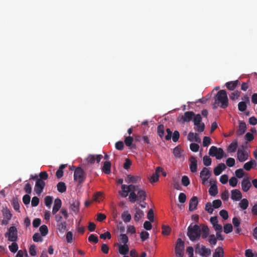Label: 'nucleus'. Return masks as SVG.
I'll list each match as a JSON object with an SVG mask.
<instances>
[{"instance_id": "nucleus-14", "label": "nucleus", "mask_w": 257, "mask_h": 257, "mask_svg": "<svg viewBox=\"0 0 257 257\" xmlns=\"http://www.w3.org/2000/svg\"><path fill=\"white\" fill-rule=\"evenodd\" d=\"M190 162V169L191 172L195 173L197 170V160L194 156H191L189 158Z\"/></svg>"}, {"instance_id": "nucleus-22", "label": "nucleus", "mask_w": 257, "mask_h": 257, "mask_svg": "<svg viewBox=\"0 0 257 257\" xmlns=\"http://www.w3.org/2000/svg\"><path fill=\"white\" fill-rule=\"evenodd\" d=\"M226 169V166L223 163L219 164L214 168V174L215 176L219 175L221 172Z\"/></svg>"}, {"instance_id": "nucleus-21", "label": "nucleus", "mask_w": 257, "mask_h": 257, "mask_svg": "<svg viewBox=\"0 0 257 257\" xmlns=\"http://www.w3.org/2000/svg\"><path fill=\"white\" fill-rule=\"evenodd\" d=\"M251 186V183L247 178H244L241 182V188L244 192H247Z\"/></svg>"}, {"instance_id": "nucleus-12", "label": "nucleus", "mask_w": 257, "mask_h": 257, "mask_svg": "<svg viewBox=\"0 0 257 257\" xmlns=\"http://www.w3.org/2000/svg\"><path fill=\"white\" fill-rule=\"evenodd\" d=\"M70 208L72 211L77 214L79 211L80 202L76 200H72L69 202Z\"/></svg>"}, {"instance_id": "nucleus-5", "label": "nucleus", "mask_w": 257, "mask_h": 257, "mask_svg": "<svg viewBox=\"0 0 257 257\" xmlns=\"http://www.w3.org/2000/svg\"><path fill=\"white\" fill-rule=\"evenodd\" d=\"M184 242L181 239L178 238L175 246V253L177 257H183L184 255Z\"/></svg>"}, {"instance_id": "nucleus-61", "label": "nucleus", "mask_w": 257, "mask_h": 257, "mask_svg": "<svg viewBox=\"0 0 257 257\" xmlns=\"http://www.w3.org/2000/svg\"><path fill=\"white\" fill-rule=\"evenodd\" d=\"M211 143V139L209 137H204L203 140V146H208Z\"/></svg>"}, {"instance_id": "nucleus-55", "label": "nucleus", "mask_w": 257, "mask_h": 257, "mask_svg": "<svg viewBox=\"0 0 257 257\" xmlns=\"http://www.w3.org/2000/svg\"><path fill=\"white\" fill-rule=\"evenodd\" d=\"M33 239L35 242H42L43 238L39 233H35L33 236Z\"/></svg>"}, {"instance_id": "nucleus-50", "label": "nucleus", "mask_w": 257, "mask_h": 257, "mask_svg": "<svg viewBox=\"0 0 257 257\" xmlns=\"http://www.w3.org/2000/svg\"><path fill=\"white\" fill-rule=\"evenodd\" d=\"M203 162L205 166H209L211 164L212 161L209 157L205 156L203 158Z\"/></svg>"}, {"instance_id": "nucleus-9", "label": "nucleus", "mask_w": 257, "mask_h": 257, "mask_svg": "<svg viewBox=\"0 0 257 257\" xmlns=\"http://www.w3.org/2000/svg\"><path fill=\"white\" fill-rule=\"evenodd\" d=\"M211 171L208 168L204 167L200 173V177L202 180V184L205 185L207 183L208 179L211 175Z\"/></svg>"}, {"instance_id": "nucleus-8", "label": "nucleus", "mask_w": 257, "mask_h": 257, "mask_svg": "<svg viewBox=\"0 0 257 257\" xmlns=\"http://www.w3.org/2000/svg\"><path fill=\"white\" fill-rule=\"evenodd\" d=\"M195 252L199 253L202 256H208L211 254V249L206 248L204 245L200 246L199 244H197L195 246Z\"/></svg>"}, {"instance_id": "nucleus-6", "label": "nucleus", "mask_w": 257, "mask_h": 257, "mask_svg": "<svg viewBox=\"0 0 257 257\" xmlns=\"http://www.w3.org/2000/svg\"><path fill=\"white\" fill-rule=\"evenodd\" d=\"M209 154L212 157H215L218 159H221L224 156V151L222 149L218 148L215 146H212L209 149Z\"/></svg>"}, {"instance_id": "nucleus-35", "label": "nucleus", "mask_w": 257, "mask_h": 257, "mask_svg": "<svg viewBox=\"0 0 257 257\" xmlns=\"http://www.w3.org/2000/svg\"><path fill=\"white\" fill-rule=\"evenodd\" d=\"M248 201L247 200V199L243 198L241 200L240 202L239 203V206L241 208L242 210H245L248 207Z\"/></svg>"}, {"instance_id": "nucleus-37", "label": "nucleus", "mask_w": 257, "mask_h": 257, "mask_svg": "<svg viewBox=\"0 0 257 257\" xmlns=\"http://www.w3.org/2000/svg\"><path fill=\"white\" fill-rule=\"evenodd\" d=\"M255 164V161L252 160L248 162L245 163L243 165V168L246 171H249L252 168V166Z\"/></svg>"}, {"instance_id": "nucleus-24", "label": "nucleus", "mask_w": 257, "mask_h": 257, "mask_svg": "<svg viewBox=\"0 0 257 257\" xmlns=\"http://www.w3.org/2000/svg\"><path fill=\"white\" fill-rule=\"evenodd\" d=\"M194 115V113L193 111H186L184 113V115L182 116V119L184 121L189 122L192 120Z\"/></svg>"}, {"instance_id": "nucleus-30", "label": "nucleus", "mask_w": 257, "mask_h": 257, "mask_svg": "<svg viewBox=\"0 0 257 257\" xmlns=\"http://www.w3.org/2000/svg\"><path fill=\"white\" fill-rule=\"evenodd\" d=\"M223 249L221 247H218L213 254V257H224Z\"/></svg>"}, {"instance_id": "nucleus-53", "label": "nucleus", "mask_w": 257, "mask_h": 257, "mask_svg": "<svg viewBox=\"0 0 257 257\" xmlns=\"http://www.w3.org/2000/svg\"><path fill=\"white\" fill-rule=\"evenodd\" d=\"M149 237V233L146 231H143L140 234V237L142 241H145Z\"/></svg>"}, {"instance_id": "nucleus-4", "label": "nucleus", "mask_w": 257, "mask_h": 257, "mask_svg": "<svg viewBox=\"0 0 257 257\" xmlns=\"http://www.w3.org/2000/svg\"><path fill=\"white\" fill-rule=\"evenodd\" d=\"M86 178V174L84 170L80 167H77L74 172V180L79 185L84 182Z\"/></svg>"}, {"instance_id": "nucleus-46", "label": "nucleus", "mask_w": 257, "mask_h": 257, "mask_svg": "<svg viewBox=\"0 0 257 257\" xmlns=\"http://www.w3.org/2000/svg\"><path fill=\"white\" fill-rule=\"evenodd\" d=\"M119 240L123 244H127L128 242V238L125 234H120Z\"/></svg>"}, {"instance_id": "nucleus-64", "label": "nucleus", "mask_w": 257, "mask_h": 257, "mask_svg": "<svg viewBox=\"0 0 257 257\" xmlns=\"http://www.w3.org/2000/svg\"><path fill=\"white\" fill-rule=\"evenodd\" d=\"M237 179L234 177H231L229 180V185L232 187H235L237 183Z\"/></svg>"}, {"instance_id": "nucleus-15", "label": "nucleus", "mask_w": 257, "mask_h": 257, "mask_svg": "<svg viewBox=\"0 0 257 257\" xmlns=\"http://www.w3.org/2000/svg\"><path fill=\"white\" fill-rule=\"evenodd\" d=\"M62 205V201L60 199L57 198L55 199L54 205L52 208V213L53 215L56 214V213L61 208Z\"/></svg>"}, {"instance_id": "nucleus-49", "label": "nucleus", "mask_w": 257, "mask_h": 257, "mask_svg": "<svg viewBox=\"0 0 257 257\" xmlns=\"http://www.w3.org/2000/svg\"><path fill=\"white\" fill-rule=\"evenodd\" d=\"M205 210L209 214H212L213 207L210 202H207L205 205Z\"/></svg>"}, {"instance_id": "nucleus-1", "label": "nucleus", "mask_w": 257, "mask_h": 257, "mask_svg": "<svg viewBox=\"0 0 257 257\" xmlns=\"http://www.w3.org/2000/svg\"><path fill=\"white\" fill-rule=\"evenodd\" d=\"M122 191L119 192L120 195L123 197H126L128 193L130 201L132 203H134L137 201H139L140 203L144 202L147 198V194L143 189H141L139 186L134 185H121Z\"/></svg>"}, {"instance_id": "nucleus-17", "label": "nucleus", "mask_w": 257, "mask_h": 257, "mask_svg": "<svg viewBox=\"0 0 257 257\" xmlns=\"http://www.w3.org/2000/svg\"><path fill=\"white\" fill-rule=\"evenodd\" d=\"M161 170V167H157L156 168L155 172L153 174L150 179V181L151 183H155L159 180V173Z\"/></svg>"}, {"instance_id": "nucleus-38", "label": "nucleus", "mask_w": 257, "mask_h": 257, "mask_svg": "<svg viewBox=\"0 0 257 257\" xmlns=\"http://www.w3.org/2000/svg\"><path fill=\"white\" fill-rule=\"evenodd\" d=\"M57 227L59 231L63 233L66 229V221H62L59 222L57 224Z\"/></svg>"}, {"instance_id": "nucleus-28", "label": "nucleus", "mask_w": 257, "mask_h": 257, "mask_svg": "<svg viewBox=\"0 0 257 257\" xmlns=\"http://www.w3.org/2000/svg\"><path fill=\"white\" fill-rule=\"evenodd\" d=\"M144 215V212L139 208H136V213L134 216L135 221H139Z\"/></svg>"}, {"instance_id": "nucleus-54", "label": "nucleus", "mask_w": 257, "mask_h": 257, "mask_svg": "<svg viewBox=\"0 0 257 257\" xmlns=\"http://www.w3.org/2000/svg\"><path fill=\"white\" fill-rule=\"evenodd\" d=\"M39 178L38 179H40L41 180H46L48 178V174L46 171L41 172L39 174Z\"/></svg>"}, {"instance_id": "nucleus-10", "label": "nucleus", "mask_w": 257, "mask_h": 257, "mask_svg": "<svg viewBox=\"0 0 257 257\" xmlns=\"http://www.w3.org/2000/svg\"><path fill=\"white\" fill-rule=\"evenodd\" d=\"M237 157L238 161L243 162L248 159V155L247 152L244 150V146L242 145L237 151Z\"/></svg>"}, {"instance_id": "nucleus-19", "label": "nucleus", "mask_w": 257, "mask_h": 257, "mask_svg": "<svg viewBox=\"0 0 257 257\" xmlns=\"http://www.w3.org/2000/svg\"><path fill=\"white\" fill-rule=\"evenodd\" d=\"M141 180V177L139 176H132L128 175L125 179V181L127 183H137Z\"/></svg>"}, {"instance_id": "nucleus-11", "label": "nucleus", "mask_w": 257, "mask_h": 257, "mask_svg": "<svg viewBox=\"0 0 257 257\" xmlns=\"http://www.w3.org/2000/svg\"><path fill=\"white\" fill-rule=\"evenodd\" d=\"M46 185V183L44 181L41 180L40 179H37L34 188V190L36 193L40 195L42 192L45 186Z\"/></svg>"}, {"instance_id": "nucleus-36", "label": "nucleus", "mask_w": 257, "mask_h": 257, "mask_svg": "<svg viewBox=\"0 0 257 257\" xmlns=\"http://www.w3.org/2000/svg\"><path fill=\"white\" fill-rule=\"evenodd\" d=\"M237 82L238 81H228L226 83L225 85L228 89L233 90L237 86Z\"/></svg>"}, {"instance_id": "nucleus-48", "label": "nucleus", "mask_w": 257, "mask_h": 257, "mask_svg": "<svg viewBox=\"0 0 257 257\" xmlns=\"http://www.w3.org/2000/svg\"><path fill=\"white\" fill-rule=\"evenodd\" d=\"M53 198L50 196H47L44 198L45 204L48 207H50L52 203Z\"/></svg>"}, {"instance_id": "nucleus-52", "label": "nucleus", "mask_w": 257, "mask_h": 257, "mask_svg": "<svg viewBox=\"0 0 257 257\" xmlns=\"http://www.w3.org/2000/svg\"><path fill=\"white\" fill-rule=\"evenodd\" d=\"M232 231V226L231 224L228 223L224 226V232L228 234Z\"/></svg>"}, {"instance_id": "nucleus-45", "label": "nucleus", "mask_w": 257, "mask_h": 257, "mask_svg": "<svg viewBox=\"0 0 257 257\" xmlns=\"http://www.w3.org/2000/svg\"><path fill=\"white\" fill-rule=\"evenodd\" d=\"M208 241L210 245H215L217 243V238L214 234H211L209 236Z\"/></svg>"}, {"instance_id": "nucleus-13", "label": "nucleus", "mask_w": 257, "mask_h": 257, "mask_svg": "<svg viewBox=\"0 0 257 257\" xmlns=\"http://www.w3.org/2000/svg\"><path fill=\"white\" fill-rule=\"evenodd\" d=\"M102 158L101 155H89L86 158V161L89 164H94L95 161H96L97 163H99Z\"/></svg>"}, {"instance_id": "nucleus-29", "label": "nucleus", "mask_w": 257, "mask_h": 257, "mask_svg": "<svg viewBox=\"0 0 257 257\" xmlns=\"http://www.w3.org/2000/svg\"><path fill=\"white\" fill-rule=\"evenodd\" d=\"M121 217L125 223L130 222L132 219L131 215L128 213V211H124L121 214Z\"/></svg>"}, {"instance_id": "nucleus-63", "label": "nucleus", "mask_w": 257, "mask_h": 257, "mask_svg": "<svg viewBox=\"0 0 257 257\" xmlns=\"http://www.w3.org/2000/svg\"><path fill=\"white\" fill-rule=\"evenodd\" d=\"M219 215L222 217V218L226 220L228 218V214L226 210H221L219 212Z\"/></svg>"}, {"instance_id": "nucleus-23", "label": "nucleus", "mask_w": 257, "mask_h": 257, "mask_svg": "<svg viewBox=\"0 0 257 257\" xmlns=\"http://www.w3.org/2000/svg\"><path fill=\"white\" fill-rule=\"evenodd\" d=\"M242 195L240 191L237 189H234L231 191V198L235 201H238L241 199Z\"/></svg>"}, {"instance_id": "nucleus-41", "label": "nucleus", "mask_w": 257, "mask_h": 257, "mask_svg": "<svg viewBox=\"0 0 257 257\" xmlns=\"http://www.w3.org/2000/svg\"><path fill=\"white\" fill-rule=\"evenodd\" d=\"M162 233L164 235H168L171 232V228L168 225H162Z\"/></svg>"}, {"instance_id": "nucleus-47", "label": "nucleus", "mask_w": 257, "mask_h": 257, "mask_svg": "<svg viewBox=\"0 0 257 257\" xmlns=\"http://www.w3.org/2000/svg\"><path fill=\"white\" fill-rule=\"evenodd\" d=\"M12 205L14 209L18 212H20V204L17 199H14L12 202Z\"/></svg>"}, {"instance_id": "nucleus-62", "label": "nucleus", "mask_w": 257, "mask_h": 257, "mask_svg": "<svg viewBox=\"0 0 257 257\" xmlns=\"http://www.w3.org/2000/svg\"><path fill=\"white\" fill-rule=\"evenodd\" d=\"M235 174L237 178H241L244 175V171L242 169H238L235 171Z\"/></svg>"}, {"instance_id": "nucleus-32", "label": "nucleus", "mask_w": 257, "mask_h": 257, "mask_svg": "<svg viewBox=\"0 0 257 257\" xmlns=\"http://www.w3.org/2000/svg\"><path fill=\"white\" fill-rule=\"evenodd\" d=\"M57 190L60 193H64L66 191V186L64 182H60L57 185Z\"/></svg>"}, {"instance_id": "nucleus-33", "label": "nucleus", "mask_w": 257, "mask_h": 257, "mask_svg": "<svg viewBox=\"0 0 257 257\" xmlns=\"http://www.w3.org/2000/svg\"><path fill=\"white\" fill-rule=\"evenodd\" d=\"M209 193L211 196H215L218 193V189L216 185H212L209 189Z\"/></svg>"}, {"instance_id": "nucleus-44", "label": "nucleus", "mask_w": 257, "mask_h": 257, "mask_svg": "<svg viewBox=\"0 0 257 257\" xmlns=\"http://www.w3.org/2000/svg\"><path fill=\"white\" fill-rule=\"evenodd\" d=\"M39 230L42 236H46L48 232V229L46 225H43L39 228Z\"/></svg>"}, {"instance_id": "nucleus-42", "label": "nucleus", "mask_w": 257, "mask_h": 257, "mask_svg": "<svg viewBox=\"0 0 257 257\" xmlns=\"http://www.w3.org/2000/svg\"><path fill=\"white\" fill-rule=\"evenodd\" d=\"M182 150L178 146L176 147L173 150V154L175 157L180 158L181 157Z\"/></svg>"}, {"instance_id": "nucleus-25", "label": "nucleus", "mask_w": 257, "mask_h": 257, "mask_svg": "<svg viewBox=\"0 0 257 257\" xmlns=\"http://www.w3.org/2000/svg\"><path fill=\"white\" fill-rule=\"evenodd\" d=\"M238 146V142L236 139L234 140L229 145L227 150L229 153H234Z\"/></svg>"}, {"instance_id": "nucleus-51", "label": "nucleus", "mask_w": 257, "mask_h": 257, "mask_svg": "<svg viewBox=\"0 0 257 257\" xmlns=\"http://www.w3.org/2000/svg\"><path fill=\"white\" fill-rule=\"evenodd\" d=\"M247 107L246 103L244 101L239 102L238 104V110L240 111H244L246 110Z\"/></svg>"}, {"instance_id": "nucleus-40", "label": "nucleus", "mask_w": 257, "mask_h": 257, "mask_svg": "<svg viewBox=\"0 0 257 257\" xmlns=\"http://www.w3.org/2000/svg\"><path fill=\"white\" fill-rule=\"evenodd\" d=\"M133 141V138L131 136H128L125 138L124 143L126 146L129 147L132 149L134 148L132 145Z\"/></svg>"}, {"instance_id": "nucleus-7", "label": "nucleus", "mask_w": 257, "mask_h": 257, "mask_svg": "<svg viewBox=\"0 0 257 257\" xmlns=\"http://www.w3.org/2000/svg\"><path fill=\"white\" fill-rule=\"evenodd\" d=\"M18 231L15 226H11L8 231L5 233V237L8 238V240L10 241H16L18 239Z\"/></svg>"}, {"instance_id": "nucleus-39", "label": "nucleus", "mask_w": 257, "mask_h": 257, "mask_svg": "<svg viewBox=\"0 0 257 257\" xmlns=\"http://www.w3.org/2000/svg\"><path fill=\"white\" fill-rule=\"evenodd\" d=\"M165 127L163 124H160L157 127V133L159 137L162 139L164 135Z\"/></svg>"}, {"instance_id": "nucleus-18", "label": "nucleus", "mask_w": 257, "mask_h": 257, "mask_svg": "<svg viewBox=\"0 0 257 257\" xmlns=\"http://www.w3.org/2000/svg\"><path fill=\"white\" fill-rule=\"evenodd\" d=\"M246 130V123L244 121H239L238 129L236 131V135L240 136L242 135Z\"/></svg>"}, {"instance_id": "nucleus-16", "label": "nucleus", "mask_w": 257, "mask_h": 257, "mask_svg": "<svg viewBox=\"0 0 257 257\" xmlns=\"http://www.w3.org/2000/svg\"><path fill=\"white\" fill-rule=\"evenodd\" d=\"M198 198L196 196L192 197L189 201V210L190 211H193L197 208L198 205Z\"/></svg>"}, {"instance_id": "nucleus-34", "label": "nucleus", "mask_w": 257, "mask_h": 257, "mask_svg": "<svg viewBox=\"0 0 257 257\" xmlns=\"http://www.w3.org/2000/svg\"><path fill=\"white\" fill-rule=\"evenodd\" d=\"M3 215L5 218L8 219H11L12 217V214L11 213L10 210L7 208H4L2 210Z\"/></svg>"}, {"instance_id": "nucleus-43", "label": "nucleus", "mask_w": 257, "mask_h": 257, "mask_svg": "<svg viewBox=\"0 0 257 257\" xmlns=\"http://www.w3.org/2000/svg\"><path fill=\"white\" fill-rule=\"evenodd\" d=\"M9 248L11 252L15 253L18 249V245L16 242V241H14L13 242V243L10 245H9Z\"/></svg>"}, {"instance_id": "nucleus-31", "label": "nucleus", "mask_w": 257, "mask_h": 257, "mask_svg": "<svg viewBox=\"0 0 257 257\" xmlns=\"http://www.w3.org/2000/svg\"><path fill=\"white\" fill-rule=\"evenodd\" d=\"M66 167V165L62 164L56 172V176L58 179L61 178L63 175V170Z\"/></svg>"}, {"instance_id": "nucleus-56", "label": "nucleus", "mask_w": 257, "mask_h": 257, "mask_svg": "<svg viewBox=\"0 0 257 257\" xmlns=\"http://www.w3.org/2000/svg\"><path fill=\"white\" fill-rule=\"evenodd\" d=\"M181 182H182V184L184 186H187L190 184L189 179V178L187 176H182Z\"/></svg>"}, {"instance_id": "nucleus-57", "label": "nucleus", "mask_w": 257, "mask_h": 257, "mask_svg": "<svg viewBox=\"0 0 257 257\" xmlns=\"http://www.w3.org/2000/svg\"><path fill=\"white\" fill-rule=\"evenodd\" d=\"M201 120H202V118H201L200 114H197L194 117V120H193L194 124V125L199 124V123H201Z\"/></svg>"}, {"instance_id": "nucleus-20", "label": "nucleus", "mask_w": 257, "mask_h": 257, "mask_svg": "<svg viewBox=\"0 0 257 257\" xmlns=\"http://www.w3.org/2000/svg\"><path fill=\"white\" fill-rule=\"evenodd\" d=\"M117 249L119 253L125 255L128 253L129 247L127 244H118Z\"/></svg>"}, {"instance_id": "nucleus-60", "label": "nucleus", "mask_w": 257, "mask_h": 257, "mask_svg": "<svg viewBox=\"0 0 257 257\" xmlns=\"http://www.w3.org/2000/svg\"><path fill=\"white\" fill-rule=\"evenodd\" d=\"M29 253L32 256H35L37 254L36 246L34 244L31 245L29 248Z\"/></svg>"}, {"instance_id": "nucleus-3", "label": "nucleus", "mask_w": 257, "mask_h": 257, "mask_svg": "<svg viewBox=\"0 0 257 257\" xmlns=\"http://www.w3.org/2000/svg\"><path fill=\"white\" fill-rule=\"evenodd\" d=\"M187 235L192 241L199 240L201 236L200 226L192 223L188 227Z\"/></svg>"}, {"instance_id": "nucleus-58", "label": "nucleus", "mask_w": 257, "mask_h": 257, "mask_svg": "<svg viewBox=\"0 0 257 257\" xmlns=\"http://www.w3.org/2000/svg\"><path fill=\"white\" fill-rule=\"evenodd\" d=\"M88 240L89 242H93L94 243H97L98 241V237L93 234H91L89 235Z\"/></svg>"}, {"instance_id": "nucleus-27", "label": "nucleus", "mask_w": 257, "mask_h": 257, "mask_svg": "<svg viewBox=\"0 0 257 257\" xmlns=\"http://www.w3.org/2000/svg\"><path fill=\"white\" fill-rule=\"evenodd\" d=\"M102 170L106 174H109L111 171V163L109 162L105 161L104 163Z\"/></svg>"}, {"instance_id": "nucleus-2", "label": "nucleus", "mask_w": 257, "mask_h": 257, "mask_svg": "<svg viewBox=\"0 0 257 257\" xmlns=\"http://www.w3.org/2000/svg\"><path fill=\"white\" fill-rule=\"evenodd\" d=\"M220 103V107L222 108H226L228 105V98L226 92L224 90L219 91L216 95L215 101L213 104V108H216Z\"/></svg>"}, {"instance_id": "nucleus-59", "label": "nucleus", "mask_w": 257, "mask_h": 257, "mask_svg": "<svg viewBox=\"0 0 257 257\" xmlns=\"http://www.w3.org/2000/svg\"><path fill=\"white\" fill-rule=\"evenodd\" d=\"M226 164L227 166L233 167L235 164V160L232 158H229L226 161Z\"/></svg>"}, {"instance_id": "nucleus-26", "label": "nucleus", "mask_w": 257, "mask_h": 257, "mask_svg": "<svg viewBox=\"0 0 257 257\" xmlns=\"http://www.w3.org/2000/svg\"><path fill=\"white\" fill-rule=\"evenodd\" d=\"M202 231L201 236L203 239H205L207 237L209 233V229L207 225H202L201 229Z\"/></svg>"}]
</instances>
